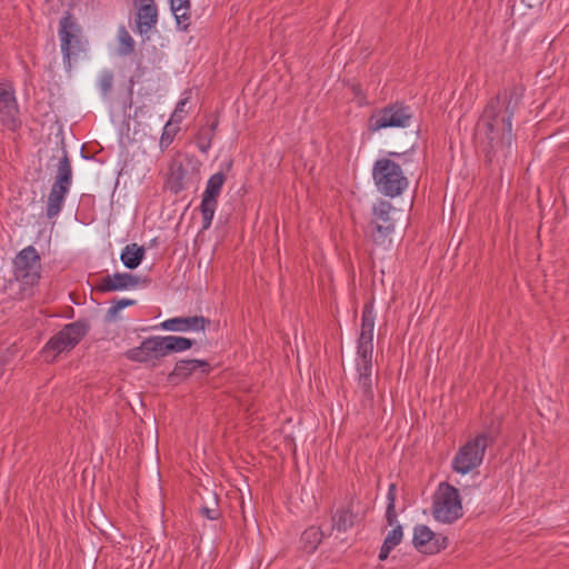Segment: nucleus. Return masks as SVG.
Wrapping results in <instances>:
<instances>
[{"label": "nucleus", "instance_id": "nucleus-17", "mask_svg": "<svg viewBox=\"0 0 569 569\" xmlns=\"http://www.w3.org/2000/svg\"><path fill=\"white\" fill-rule=\"evenodd\" d=\"M18 104L14 91L9 84H0V121L10 129L16 127Z\"/></svg>", "mask_w": 569, "mask_h": 569}, {"label": "nucleus", "instance_id": "nucleus-27", "mask_svg": "<svg viewBox=\"0 0 569 569\" xmlns=\"http://www.w3.org/2000/svg\"><path fill=\"white\" fill-rule=\"evenodd\" d=\"M217 126L218 122L213 121L210 126H204L199 129L196 143L201 152L207 153L210 149Z\"/></svg>", "mask_w": 569, "mask_h": 569}, {"label": "nucleus", "instance_id": "nucleus-6", "mask_svg": "<svg viewBox=\"0 0 569 569\" xmlns=\"http://www.w3.org/2000/svg\"><path fill=\"white\" fill-rule=\"evenodd\" d=\"M412 118L410 108L396 102L372 112L368 120L369 131H379L387 128H406Z\"/></svg>", "mask_w": 569, "mask_h": 569}, {"label": "nucleus", "instance_id": "nucleus-13", "mask_svg": "<svg viewBox=\"0 0 569 569\" xmlns=\"http://www.w3.org/2000/svg\"><path fill=\"white\" fill-rule=\"evenodd\" d=\"M375 315L371 302L366 303L362 310L361 332L358 339L357 355L372 356L373 351Z\"/></svg>", "mask_w": 569, "mask_h": 569}, {"label": "nucleus", "instance_id": "nucleus-23", "mask_svg": "<svg viewBox=\"0 0 569 569\" xmlns=\"http://www.w3.org/2000/svg\"><path fill=\"white\" fill-rule=\"evenodd\" d=\"M144 252L143 247L130 243L123 248L120 259L128 269H136L143 260Z\"/></svg>", "mask_w": 569, "mask_h": 569}, {"label": "nucleus", "instance_id": "nucleus-21", "mask_svg": "<svg viewBox=\"0 0 569 569\" xmlns=\"http://www.w3.org/2000/svg\"><path fill=\"white\" fill-rule=\"evenodd\" d=\"M187 176L188 172L183 163L177 158H173L169 164L167 174L166 184L168 189L174 194L181 192L186 188Z\"/></svg>", "mask_w": 569, "mask_h": 569}, {"label": "nucleus", "instance_id": "nucleus-2", "mask_svg": "<svg viewBox=\"0 0 569 569\" xmlns=\"http://www.w3.org/2000/svg\"><path fill=\"white\" fill-rule=\"evenodd\" d=\"M372 177L378 191L391 198L400 196L408 187V179L401 167L387 158L375 162Z\"/></svg>", "mask_w": 569, "mask_h": 569}, {"label": "nucleus", "instance_id": "nucleus-35", "mask_svg": "<svg viewBox=\"0 0 569 569\" xmlns=\"http://www.w3.org/2000/svg\"><path fill=\"white\" fill-rule=\"evenodd\" d=\"M395 547L390 546L389 543L385 542L382 543L381 548H380V552H379V559L380 560H386L388 557H389V553L390 551L393 549Z\"/></svg>", "mask_w": 569, "mask_h": 569}, {"label": "nucleus", "instance_id": "nucleus-33", "mask_svg": "<svg viewBox=\"0 0 569 569\" xmlns=\"http://www.w3.org/2000/svg\"><path fill=\"white\" fill-rule=\"evenodd\" d=\"M402 527L397 525L391 531L388 532L385 538V542L389 543L392 547H397L402 540Z\"/></svg>", "mask_w": 569, "mask_h": 569}, {"label": "nucleus", "instance_id": "nucleus-9", "mask_svg": "<svg viewBox=\"0 0 569 569\" xmlns=\"http://www.w3.org/2000/svg\"><path fill=\"white\" fill-rule=\"evenodd\" d=\"M124 357L130 361L139 363L151 362L152 366H156L160 359L167 357L162 336L143 339L140 346L127 350Z\"/></svg>", "mask_w": 569, "mask_h": 569}, {"label": "nucleus", "instance_id": "nucleus-8", "mask_svg": "<svg viewBox=\"0 0 569 569\" xmlns=\"http://www.w3.org/2000/svg\"><path fill=\"white\" fill-rule=\"evenodd\" d=\"M14 277L26 286H33L40 279V256L33 246L22 249L13 260Z\"/></svg>", "mask_w": 569, "mask_h": 569}, {"label": "nucleus", "instance_id": "nucleus-12", "mask_svg": "<svg viewBox=\"0 0 569 569\" xmlns=\"http://www.w3.org/2000/svg\"><path fill=\"white\" fill-rule=\"evenodd\" d=\"M412 542L420 552L426 555L437 553L447 547V538L437 536L425 525L415 528Z\"/></svg>", "mask_w": 569, "mask_h": 569}, {"label": "nucleus", "instance_id": "nucleus-39", "mask_svg": "<svg viewBox=\"0 0 569 569\" xmlns=\"http://www.w3.org/2000/svg\"><path fill=\"white\" fill-rule=\"evenodd\" d=\"M180 1H181L182 3H183V2H184V3H187V1H188V0H180Z\"/></svg>", "mask_w": 569, "mask_h": 569}, {"label": "nucleus", "instance_id": "nucleus-10", "mask_svg": "<svg viewBox=\"0 0 569 569\" xmlns=\"http://www.w3.org/2000/svg\"><path fill=\"white\" fill-rule=\"evenodd\" d=\"M226 176L222 172L212 174L208 182L206 190L202 194L200 211L202 216V229L207 230L212 223V219L217 209L218 197L221 192Z\"/></svg>", "mask_w": 569, "mask_h": 569}, {"label": "nucleus", "instance_id": "nucleus-37", "mask_svg": "<svg viewBox=\"0 0 569 569\" xmlns=\"http://www.w3.org/2000/svg\"><path fill=\"white\" fill-rule=\"evenodd\" d=\"M503 92H506V90ZM507 93H508V91H507ZM509 94L511 96V100H512L513 99L512 93L509 92ZM511 103H512V101L510 102V108H512V110H513L515 106H517V102H513V106H511Z\"/></svg>", "mask_w": 569, "mask_h": 569}, {"label": "nucleus", "instance_id": "nucleus-5", "mask_svg": "<svg viewBox=\"0 0 569 569\" xmlns=\"http://www.w3.org/2000/svg\"><path fill=\"white\" fill-rule=\"evenodd\" d=\"M488 445L489 436L487 433H480L467 441L453 457L452 469L461 475L477 469L482 463Z\"/></svg>", "mask_w": 569, "mask_h": 569}, {"label": "nucleus", "instance_id": "nucleus-11", "mask_svg": "<svg viewBox=\"0 0 569 569\" xmlns=\"http://www.w3.org/2000/svg\"><path fill=\"white\" fill-rule=\"evenodd\" d=\"M80 28L74 22L72 16L67 13L60 20L59 36L61 40V51L63 54L64 63L68 68L71 67V56L81 51V40L79 37Z\"/></svg>", "mask_w": 569, "mask_h": 569}, {"label": "nucleus", "instance_id": "nucleus-14", "mask_svg": "<svg viewBox=\"0 0 569 569\" xmlns=\"http://www.w3.org/2000/svg\"><path fill=\"white\" fill-rule=\"evenodd\" d=\"M139 284V277L128 272H116L101 278L96 289L99 292H113L136 288Z\"/></svg>", "mask_w": 569, "mask_h": 569}, {"label": "nucleus", "instance_id": "nucleus-1", "mask_svg": "<svg viewBox=\"0 0 569 569\" xmlns=\"http://www.w3.org/2000/svg\"><path fill=\"white\" fill-rule=\"evenodd\" d=\"M511 96L499 92L491 99L476 128V139L489 162L495 158L507 157L512 143L511 119L513 110L510 108Z\"/></svg>", "mask_w": 569, "mask_h": 569}, {"label": "nucleus", "instance_id": "nucleus-15", "mask_svg": "<svg viewBox=\"0 0 569 569\" xmlns=\"http://www.w3.org/2000/svg\"><path fill=\"white\" fill-rule=\"evenodd\" d=\"M393 210L392 204L389 201L380 200L373 207V214L376 220L373 221L375 229L377 230V236L375 237V241H383L395 229L393 220L390 217V212Z\"/></svg>", "mask_w": 569, "mask_h": 569}, {"label": "nucleus", "instance_id": "nucleus-16", "mask_svg": "<svg viewBox=\"0 0 569 569\" xmlns=\"http://www.w3.org/2000/svg\"><path fill=\"white\" fill-rule=\"evenodd\" d=\"M357 370L359 373L358 386L362 393V402L371 405L373 401L372 391V356L358 355Z\"/></svg>", "mask_w": 569, "mask_h": 569}, {"label": "nucleus", "instance_id": "nucleus-29", "mask_svg": "<svg viewBox=\"0 0 569 569\" xmlns=\"http://www.w3.org/2000/svg\"><path fill=\"white\" fill-rule=\"evenodd\" d=\"M179 131V127L173 124L171 121H168L162 130L160 141H159V148L161 151H164L168 149V147L172 143L174 140V137L177 136Z\"/></svg>", "mask_w": 569, "mask_h": 569}, {"label": "nucleus", "instance_id": "nucleus-22", "mask_svg": "<svg viewBox=\"0 0 569 569\" xmlns=\"http://www.w3.org/2000/svg\"><path fill=\"white\" fill-rule=\"evenodd\" d=\"M356 513L352 510L351 505L346 508L338 509L331 516V529L338 532H346L353 527Z\"/></svg>", "mask_w": 569, "mask_h": 569}, {"label": "nucleus", "instance_id": "nucleus-19", "mask_svg": "<svg viewBox=\"0 0 569 569\" xmlns=\"http://www.w3.org/2000/svg\"><path fill=\"white\" fill-rule=\"evenodd\" d=\"M137 27L140 33H147L158 20V10L153 0H134Z\"/></svg>", "mask_w": 569, "mask_h": 569}, {"label": "nucleus", "instance_id": "nucleus-20", "mask_svg": "<svg viewBox=\"0 0 569 569\" xmlns=\"http://www.w3.org/2000/svg\"><path fill=\"white\" fill-rule=\"evenodd\" d=\"M199 368L202 372H207L209 370V363L204 360L198 359L180 360L168 375V381L171 383H178L190 377Z\"/></svg>", "mask_w": 569, "mask_h": 569}, {"label": "nucleus", "instance_id": "nucleus-34", "mask_svg": "<svg viewBox=\"0 0 569 569\" xmlns=\"http://www.w3.org/2000/svg\"><path fill=\"white\" fill-rule=\"evenodd\" d=\"M113 84V76L111 72H104L99 81L100 90L103 96L109 94Z\"/></svg>", "mask_w": 569, "mask_h": 569}, {"label": "nucleus", "instance_id": "nucleus-7", "mask_svg": "<svg viewBox=\"0 0 569 569\" xmlns=\"http://www.w3.org/2000/svg\"><path fill=\"white\" fill-rule=\"evenodd\" d=\"M89 326L86 321L78 320L66 325L59 332L52 336L43 348V353H53V358L73 349L87 335Z\"/></svg>", "mask_w": 569, "mask_h": 569}, {"label": "nucleus", "instance_id": "nucleus-28", "mask_svg": "<svg viewBox=\"0 0 569 569\" xmlns=\"http://www.w3.org/2000/svg\"><path fill=\"white\" fill-rule=\"evenodd\" d=\"M396 496H397L396 485L391 483L389 486L388 493H387L388 506H387V510H386V520L389 526H393L397 522Z\"/></svg>", "mask_w": 569, "mask_h": 569}, {"label": "nucleus", "instance_id": "nucleus-25", "mask_svg": "<svg viewBox=\"0 0 569 569\" xmlns=\"http://www.w3.org/2000/svg\"><path fill=\"white\" fill-rule=\"evenodd\" d=\"M167 356L173 352H182L190 349L194 340L179 336H162Z\"/></svg>", "mask_w": 569, "mask_h": 569}, {"label": "nucleus", "instance_id": "nucleus-38", "mask_svg": "<svg viewBox=\"0 0 569 569\" xmlns=\"http://www.w3.org/2000/svg\"><path fill=\"white\" fill-rule=\"evenodd\" d=\"M3 373H4L3 365L0 363V378H2Z\"/></svg>", "mask_w": 569, "mask_h": 569}, {"label": "nucleus", "instance_id": "nucleus-32", "mask_svg": "<svg viewBox=\"0 0 569 569\" xmlns=\"http://www.w3.org/2000/svg\"><path fill=\"white\" fill-rule=\"evenodd\" d=\"M201 516L206 517L210 520H217L221 516V511L219 507L217 506L216 497L213 498V505L212 506H203L200 508Z\"/></svg>", "mask_w": 569, "mask_h": 569}, {"label": "nucleus", "instance_id": "nucleus-30", "mask_svg": "<svg viewBox=\"0 0 569 569\" xmlns=\"http://www.w3.org/2000/svg\"><path fill=\"white\" fill-rule=\"evenodd\" d=\"M136 305V300L133 299H118L113 300V305L107 310L106 319L108 321H114L118 318V313L126 307H130Z\"/></svg>", "mask_w": 569, "mask_h": 569}, {"label": "nucleus", "instance_id": "nucleus-3", "mask_svg": "<svg viewBox=\"0 0 569 569\" xmlns=\"http://www.w3.org/2000/svg\"><path fill=\"white\" fill-rule=\"evenodd\" d=\"M58 163L57 176L48 196L46 214L49 219L59 214L72 183V167L66 148Z\"/></svg>", "mask_w": 569, "mask_h": 569}, {"label": "nucleus", "instance_id": "nucleus-24", "mask_svg": "<svg viewBox=\"0 0 569 569\" xmlns=\"http://www.w3.org/2000/svg\"><path fill=\"white\" fill-rule=\"evenodd\" d=\"M170 6L178 27L181 30H187L190 24L191 0H188L187 3H182L180 0H170Z\"/></svg>", "mask_w": 569, "mask_h": 569}, {"label": "nucleus", "instance_id": "nucleus-4", "mask_svg": "<svg viewBox=\"0 0 569 569\" xmlns=\"http://www.w3.org/2000/svg\"><path fill=\"white\" fill-rule=\"evenodd\" d=\"M432 515L436 520L452 523L462 517L459 491L452 485L442 482L433 497Z\"/></svg>", "mask_w": 569, "mask_h": 569}, {"label": "nucleus", "instance_id": "nucleus-31", "mask_svg": "<svg viewBox=\"0 0 569 569\" xmlns=\"http://www.w3.org/2000/svg\"><path fill=\"white\" fill-rule=\"evenodd\" d=\"M120 47L119 52L122 56H128L134 51V41L126 29L120 30L119 34Z\"/></svg>", "mask_w": 569, "mask_h": 569}, {"label": "nucleus", "instance_id": "nucleus-18", "mask_svg": "<svg viewBox=\"0 0 569 569\" xmlns=\"http://www.w3.org/2000/svg\"><path fill=\"white\" fill-rule=\"evenodd\" d=\"M210 323L209 319L202 316L176 317L160 323V328L168 331H203Z\"/></svg>", "mask_w": 569, "mask_h": 569}, {"label": "nucleus", "instance_id": "nucleus-36", "mask_svg": "<svg viewBox=\"0 0 569 569\" xmlns=\"http://www.w3.org/2000/svg\"><path fill=\"white\" fill-rule=\"evenodd\" d=\"M186 103H187V99H182V100H180V101L178 102V104H177V107H176V109H174V112H173V114H172V119H173L174 121H178V119H177L178 113L183 111V108H184Z\"/></svg>", "mask_w": 569, "mask_h": 569}, {"label": "nucleus", "instance_id": "nucleus-26", "mask_svg": "<svg viewBox=\"0 0 569 569\" xmlns=\"http://www.w3.org/2000/svg\"><path fill=\"white\" fill-rule=\"evenodd\" d=\"M323 538V532L320 527L311 526L307 528L301 535V541L303 549L308 552H312L317 549Z\"/></svg>", "mask_w": 569, "mask_h": 569}]
</instances>
